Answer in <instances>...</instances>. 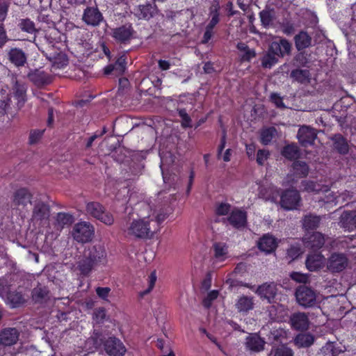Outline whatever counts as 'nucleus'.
I'll list each match as a JSON object with an SVG mask.
<instances>
[{
  "label": "nucleus",
  "mask_w": 356,
  "mask_h": 356,
  "mask_svg": "<svg viewBox=\"0 0 356 356\" xmlns=\"http://www.w3.org/2000/svg\"><path fill=\"white\" fill-rule=\"evenodd\" d=\"M140 218L134 220L129 223L124 229V232L129 236L137 238H149L157 232V224L155 221L151 222L147 218V214L144 207H140Z\"/></svg>",
  "instance_id": "f257e3e1"
},
{
  "label": "nucleus",
  "mask_w": 356,
  "mask_h": 356,
  "mask_svg": "<svg viewBox=\"0 0 356 356\" xmlns=\"http://www.w3.org/2000/svg\"><path fill=\"white\" fill-rule=\"evenodd\" d=\"M106 263V253L101 245L88 247L83 258L79 261L78 268L81 274L88 275L96 267Z\"/></svg>",
  "instance_id": "f03ea898"
},
{
  "label": "nucleus",
  "mask_w": 356,
  "mask_h": 356,
  "mask_svg": "<svg viewBox=\"0 0 356 356\" xmlns=\"http://www.w3.org/2000/svg\"><path fill=\"white\" fill-rule=\"evenodd\" d=\"M50 217V207L42 201H35L32 210L31 218L33 225L45 226L49 224Z\"/></svg>",
  "instance_id": "7ed1b4c3"
},
{
  "label": "nucleus",
  "mask_w": 356,
  "mask_h": 356,
  "mask_svg": "<svg viewBox=\"0 0 356 356\" xmlns=\"http://www.w3.org/2000/svg\"><path fill=\"white\" fill-rule=\"evenodd\" d=\"M86 211L88 215L99 220L106 225H111L114 222L113 215L106 211L104 207L97 202L87 203Z\"/></svg>",
  "instance_id": "20e7f679"
},
{
  "label": "nucleus",
  "mask_w": 356,
  "mask_h": 356,
  "mask_svg": "<svg viewBox=\"0 0 356 356\" xmlns=\"http://www.w3.org/2000/svg\"><path fill=\"white\" fill-rule=\"evenodd\" d=\"M94 234V226L86 221L75 224L72 230L73 238L79 243H87L91 241Z\"/></svg>",
  "instance_id": "39448f33"
},
{
  "label": "nucleus",
  "mask_w": 356,
  "mask_h": 356,
  "mask_svg": "<svg viewBox=\"0 0 356 356\" xmlns=\"http://www.w3.org/2000/svg\"><path fill=\"white\" fill-rule=\"evenodd\" d=\"M291 48V44L286 40L272 42L268 48V67L276 63L279 57L289 54Z\"/></svg>",
  "instance_id": "423d86ee"
},
{
  "label": "nucleus",
  "mask_w": 356,
  "mask_h": 356,
  "mask_svg": "<svg viewBox=\"0 0 356 356\" xmlns=\"http://www.w3.org/2000/svg\"><path fill=\"white\" fill-rule=\"evenodd\" d=\"M32 197L33 195L28 189L19 188L13 193L11 207L13 209L21 211L25 209L28 204H31Z\"/></svg>",
  "instance_id": "0eeeda50"
},
{
  "label": "nucleus",
  "mask_w": 356,
  "mask_h": 356,
  "mask_svg": "<svg viewBox=\"0 0 356 356\" xmlns=\"http://www.w3.org/2000/svg\"><path fill=\"white\" fill-rule=\"evenodd\" d=\"M297 302L304 307H313L316 303V296L315 292L309 287L302 285L296 291Z\"/></svg>",
  "instance_id": "6e6552de"
},
{
  "label": "nucleus",
  "mask_w": 356,
  "mask_h": 356,
  "mask_svg": "<svg viewBox=\"0 0 356 356\" xmlns=\"http://www.w3.org/2000/svg\"><path fill=\"white\" fill-rule=\"evenodd\" d=\"M301 197L297 190H286L281 195V207L286 210H293L300 206Z\"/></svg>",
  "instance_id": "1a4fd4ad"
},
{
  "label": "nucleus",
  "mask_w": 356,
  "mask_h": 356,
  "mask_svg": "<svg viewBox=\"0 0 356 356\" xmlns=\"http://www.w3.org/2000/svg\"><path fill=\"white\" fill-rule=\"evenodd\" d=\"M348 259L343 253H333L328 258L327 268L332 273H339L348 266Z\"/></svg>",
  "instance_id": "9d476101"
},
{
  "label": "nucleus",
  "mask_w": 356,
  "mask_h": 356,
  "mask_svg": "<svg viewBox=\"0 0 356 356\" xmlns=\"http://www.w3.org/2000/svg\"><path fill=\"white\" fill-rule=\"evenodd\" d=\"M317 137L316 129L309 126H302L297 134V138L299 143L303 147H308L313 145L315 139Z\"/></svg>",
  "instance_id": "9b49d317"
},
{
  "label": "nucleus",
  "mask_w": 356,
  "mask_h": 356,
  "mask_svg": "<svg viewBox=\"0 0 356 356\" xmlns=\"http://www.w3.org/2000/svg\"><path fill=\"white\" fill-rule=\"evenodd\" d=\"M104 349L111 356H123L126 352L123 343L115 337H109L104 342Z\"/></svg>",
  "instance_id": "f8f14e48"
},
{
  "label": "nucleus",
  "mask_w": 356,
  "mask_h": 356,
  "mask_svg": "<svg viewBox=\"0 0 356 356\" xmlns=\"http://www.w3.org/2000/svg\"><path fill=\"white\" fill-rule=\"evenodd\" d=\"M325 241L324 235L318 232L305 235L302 238V242L305 248L313 250L321 249L324 245Z\"/></svg>",
  "instance_id": "ddd939ff"
},
{
  "label": "nucleus",
  "mask_w": 356,
  "mask_h": 356,
  "mask_svg": "<svg viewBox=\"0 0 356 356\" xmlns=\"http://www.w3.org/2000/svg\"><path fill=\"white\" fill-rule=\"evenodd\" d=\"M134 29L131 24H124L112 30V37L121 43L129 41L133 37Z\"/></svg>",
  "instance_id": "4468645a"
},
{
  "label": "nucleus",
  "mask_w": 356,
  "mask_h": 356,
  "mask_svg": "<svg viewBox=\"0 0 356 356\" xmlns=\"http://www.w3.org/2000/svg\"><path fill=\"white\" fill-rule=\"evenodd\" d=\"M82 20L89 26H96L103 20V16L97 8L88 7L83 12Z\"/></svg>",
  "instance_id": "2eb2a0df"
},
{
  "label": "nucleus",
  "mask_w": 356,
  "mask_h": 356,
  "mask_svg": "<svg viewBox=\"0 0 356 356\" xmlns=\"http://www.w3.org/2000/svg\"><path fill=\"white\" fill-rule=\"evenodd\" d=\"M157 13L158 9L155 4L147 3L139 5L134 9L135 15L140 19L149 20Z\"/></svg>",
  "instance_id": "dca6fc26"
},
{
  "label": "nucleus",
  "mask_w": 356,
  "mask_h": 356,
  "mask_svg": "<svg viewBox=\"0 0 356 356\" xmlns=\"http://www.w3.org/2000/svg\"><path fill=\"white\" fill-rule=\"evenodd\" d=\"M139 206L140 207H144V210L147 214V218H149L151 222L155 221L156 222L158 232L160 224L167 218L168 213L161 209L159 211H156L152 209L149 204L145 202L140 203Z\"/></svg>",
  "instance_id": "f3484780"
},
{
  "label": "nucleus",
  "mask_w": 356,
  "mask_h": 356,
  "mask_svg": "<svg viewBox=\"0 0 356 356\" xmlns=\"http://www.w3.org/2000/svg\"><path fill=\"white\" fill-rule=\"evenodd\" d=\"M290 323L294 330H305L309 327V321L305 313L296 312L290 316Z\"/></svg>",
  "instance_id": "a211bd4d"
},
{
  "label": "nucleus",
  "mask_w": 356,
  "mask_h": 356,
  "mask_svg": "<svg viewBox=\"0 0 356 356\" xmlns=\"http://www.w3.org/2000/svg\"><path fill=\"white\" fill-rule=\"evenodd\" d=\"M28 77L35 86L41 87L51 83V77L44 71L40 70H35L28 74Z\"/></svg>",
  "instance_id": "6ab92c4d"
},
{
  "label": "nucleus",
  "mask_w": 356,
  "mask_h": 356,
  "mask_svg": "<svg viewBox=\"0 0 356 356\" xmlns=\"http://www.w3.org/2000/svg\"><path fill=\"white\" fill-rule=\"evenodd\" d=\"M287 315V309L282 305L273 303L268 306V316L273 321H285Z\"/></svg>",
  "instance_id": "aec40b11"
},
{
  "label": "nucleus",
  "mask_w": 356,
  "mask_h": 356,
  "mask_svg": "<svg viewBox=\"0 0 356 356\" xmlns=\"http://www.w3.org/2000/svg\"><path fill=\"white\" fill-rule=\"evenodd\" d=\"M228 221L235 228L244 227L247 222L246 212L240 209H234L228 218Z\"/></svg>",
  "instance_id": "412c9836"
},
{
  "label": "nucleus",
  "mask_w": 356,
  "mask_h": 356,
  "mask_svg": "<svg viewBox=\"0 0 356 356\" xmlns=\"http://www.w3.org/2000/svg\"><path fill=\"white\" fill-rule=\"evenodd\" d=\"M325 258L321 253L308 254L305 264L309 271H316L321 268L324 264Z\"/></svg>",
  "instance_id": "4be33fe9"
},
{
  "label": "nucleus",
  "mask_w": 356,
  "mask_h": 356,
  "mask_svg": "<svg viewBox=\"0 0 356 356\" xmlns=\"http://www.w3.org/2000/svg\"><path fill=\"white\" fill-rule=\"evenodd\" d=\"M19 333L17 329H5L0 332V343L5 346H11L17 341Z\"/></svg>",
  "instance_id": "5701e85b"
},
{
  "label": "nucleus",
  "mask_w": 356,
  "mask_h": 356,
  "mask_svg": "<svg viewBox=\"0 0 356 356\" xmlns=\"http://www.w3.org/2000/svg\"><path fill=\"white\" fill-rule=\"evenodd\" d=\"M126 69V57L124 55L120 56L113 65H109L104 68V73L110 74L113 72L116 76L121 75Z\"/></svg>",
  "instance_id": "b1692460"
},
{
  "label": "nucleus",
  "mask_w": 356,
  "mask_h": 356,
  "mask_svg": "<svg viewBox=\"0 0 356 356\" xmlns=\"http://www.w3.org/2000/svg\"><path fill=\"white\" fill-rule=\"evenodd\" d=\"M9 60L17 67L24 66L26 63V54L18 48H13L8 52Z\"/></svg>",
  "instance_id": "393cba45"
},
{
  "label": "nucleus",
  "mask_w": 356,
  "mask_h": 356,
  "mask_svg": "<svg viewBox=\"0 0 356 356\" xmlns=\"http://www.w3.org/2000/svg\"><path fill=\"white\" fill-rule=\"evenodd\" d=\"M341 226L348 230H353L356 227V212L344 211L340 218Z\"/></svg>",
  "instance_id": "a878e982"
},
{
  "label": "nucleus",
  "mask_w": 356,
  "mask_h": 356,
  "mask_svg": "<svg viewBox=\"0 0 356 356\" xmlns=\"http://www.w3.org/2000/svg\"><path fill=\"white\" fill-rule=\"evenodd\" d=\"M301 185L303 187L302 190L308 193H318L320 192H328L329 191L327 186L310 180L302 181Z\"/></svg>",
  "instance_id": "bb28decb"
},
{
  "label": "nucleus",
  "mask_w": 356,
  "mask_h": 356,
  "mask_svg": "<svg viewBox=\"0 0 356 356\" xmlns=\"http://www.w3.org/2000/svg\"><path fill=\"white\" fill-rule=\"evenodd\" d=\"M0 296L6 298V302L11 307H16L24 302V299L20 293L16 291H1Z\"/></svg>",
  "instance_id": "cd10ccee"
},
{
  "label": "nucleus",
  "mask_w": 356,
  "mask_h": 356,
  "mask_svg": "<svg viewBox=\"0 0 356 356\" xmlns=\"http://www.w3.org/2000/svg\"><path fill=\"white\" fill-rule=\"evenodd\" d=\"M236 47L239 51L238 56L241 62H249L256 56L255 51L245 42H238Z\"/></svg>",
  "instance_id": "c85d7f7f"
},
{
  "label": "nucleus",
  "mask_w": 356,
  "mask_h": 356,
  "mask_svg": "<svg viewBox=\"0 0 356 356\" xmlns=\"http://www.w3.org/2000/svg\"><path fill=\"white\" fill-rule=\"evenodd\" d=\"M265 341L257 334L246 338L245 346L251 351L259 352L264 348Z\"/></svg>",
  "instance_id": "c756f323"
},
{
  "label": "nucleus",
  "mask_w": 356,
  "mask_h": 356,
  "mask_svg": "<svg viewBox=\"0 0 356 356\" xmlns=\"http://www.w3.org/2000/svg\"><path fill=\"white\" fill-rule=\"evenodd\" d=\"M321 220V216L313 213H308L304 216L301 220L302 227L305 230L316 229L318 227Z\"/></svg>",
  "instance_id": "7c9ffc66"
},
{
  "label": "nucleus",
  "mask_w": 356,
  "mask_h": 356,
  "mask_svg": "<svg viewBox=\"0 0 356 356\" xmlns=\"http://www.w3.org/2000/svg\"><path fill=\"white\" fill-rule=\"evenodd\" d=\"M291 78L301 84H308L311 81V73L308 70L296 69L291 72Z\"/></svg>",
  "instance_id": "2f4dec72"
},
{
  "label": "nucleus",
  "mask_w": 356,
  "mask_h": 356,
  "mask_svg": "<svg viewBox=\"0 0 356 356\" xmlns=\"http://www.w3.org/2000/svg\"><path fill=\"white\" fill-rule=\"evenodd\" d=\"M74 220V217L71 214L60 212L56 215L54 226L57 229L61 230L65 226L72 224Z\"/></svg>",
  "instance_id": "473e14b6"
},
{
  "label": "nucleus",
  "mask_w": 356,
  "mask_h": 356,
  "mask_svg": "<svg viewBox=\"0 0 356 356\" xmlns=\"http://www.w3.org/2000/svg\"><path fill=\"white\" fill-rule=\"evenodd\" d=\"M294 40L298 51L306 49L312 44V38L305 31L300 32L295 36Z\"/></svg>",
  "instance_id": "72a5a7b5"
},
{
  "label": "nucleus",
  "mask_w": 356,
  "mask_h": 356,
  "mask_svg": "<svg viewBox=\"0 0 356 356\" xmlns=\"http://www.w3.org/2000/svg\"><path fill=\"white\" fill-rule=\"evenodd\" d=\"M295 344L299 348H307L314 342V337L310 333L298 334L295 339Z\"/></svg>",
  "instance_id": "f704fd0d"
},
{
  "label": "nucleus",
  "mask_w": 356,
  "mask_h": 356,
  "mask_svg": "<svg viewBox=\"0 0 356 356\" xmlns=\"http://www.w3.org/2000/svg\"><path fill=\"white\" fill-rule=\"evenodd\" d=\"M282 154L287 159L295 160L300 157V152L296 145L291 144L288 145L283 148Z\"/></svg>",
  "instance_id": "c9c22d12"
},
{
  "label": "nucleus",
  "mask_w": 356,
  "mask_h": 356,
  "mask_svg": "<svg viewBox=\"0 0 356 356\" xmlns=\"http://www.w3.org/2000/svg\"><path fill=\"white\" fill-rule=\"evenodd\" d=\"M48 293L46 287L37 286L32 291V298L35 302H43L47 299Z\"/></svg>",
  "instance_id": "e433bc0d"
},
{
  "label": "nucleus",
  "mask_w": 356,
  "mask_h": 356,
  "mask_svg": "<svg viewBox=\"0 0 356 356\" xmlns=\"http://www.w3.org/2000/svg\"><path fill=\"white\" fill-rule=\"evenodd\" d=\"M334 148L342 154H347L348 152V145L346 140L341 135H335L334 138Z\"/></svg>",
  "instance_id": "4c0bfd02"
},
{
  "label": "nucleus",
  "mask_w": 356,
  "mask_h": 356,
  "mask_svg": "<svg viewBox=\"0 0 356 356\" xmlns=\"http://www.w3.org/2000/svg\"><path fill=\"white\" fill-rule=\"evenodd\" d=\"M214 257L218 261H223L227 254V247L222 243H215L213 245Z\"/></svg>",
  "instance_id": "58836bf2"
},
{
  "label": "nucleus",
  "mask_w": 356,
  "mask_h": 356,
  "mask_svg": "<svg viewBox=\"0 0 356 356\" xmlns=\"http://www.w3.org/2000/svg\"><path fill=\"white\" fill-rule=\"evenodd\" d=\"M293 169L294 173L300 177L307 176L309 172V167L305 161H296L293 163Z\"/></svg>",
  "instance_id": "ea45409f"
},
{
  "label": "nucleus",
  "mask_w": 356,
  "mask_h": 356,
  "mask_svg": "<svg viewBox=\"0 0 356 356\" xmlns=\"http://www.w3.org/2000/svg\"><path fill=\"white\" fill-rule=\"evenodd\" d=\"M236 307L239 312H247L252 309L253 302L251 298L242 296L238 300Z\"/></svg>",
  "instance_id": "a19ab883"
},
{
  "label": "nucleus",
  "mask_w": 356,
  "mask_h": 356,
  "mask_svg": "<svg viewBox=\"0 0 356 356\" xmlns=\"http://www.w3.org/2000/svg\"><path fill=\"white\" fill-rule=\"evenodd\" d=\"M26 86L21 84L17 81L15 82L14 86L15 97L18 99L19 103L24 104L25 102Z\"/></svg>",
  "instance_id": "79ce46f5"
},
{
  "label": "nucleus",
  "mask_w": 356,
  "mask_h": 356,
  "mask_svg": "<svg viewBox=\"0 0 356 356\" xmlns=\"http://www.w3.org/2000/svg\"><path fill=\"white\" fill-rule=\"evenodd\" d=\"M271 353L273 356H293V350L285 345L273 348Z\"/></svg>",
  "instance_id": "37998d69"
},
{
  "label": "nucleus",
  "mask_w": 356,
  "mask_h": 356,
  "mask_svg": "<svg viewBox=\"0 0 356 356\" xmlns=\"http://www.w3.org/2000/svg\"><path fill=\"white\" fill-rule=\"evenodd\" d=\"M19 26L22 31L29 33H33L36 31L35 24L29 19H21Z\"/></svg>",
  "instance_id": "c03bdc74"
},
{
  "label": "nucleus",
  "mask_w": 356,
  "mask_h": 356,
  "mask_svg": "<svg viewBox=\"0 0 356 356\" xmlns=\"http://www.w3.org/2000/svg\"><path fill=\"white\" fill-rule=\"evenodd\" d=\"M339 352L340 350L336 348L334 343L331 341H327L320 350V353L324 356L329 354L336 355Z\"/></svg>",
  "instance_id": "a18cd8bd"
},
{
  "label": "nucleus",
  "mask_w": 356,
  "mask_h": 356,
  "mask_svg": "<svg viewBox=\"0 0 356 356\" xmlns=\"http://www.w3.org/2000/svg\"><path fill=\"white\" fill-rule=\"evenodd\" d=\"M106 317V312L104 307H99L94 310L92 318L96 323H102Z\"/></svg>",
  "instance_id": "49530a36"
},
{
  "label": "nucleus",
  "mask_w": 356,
  "mask_h": 356,
  "mask_svg": "<svg viewBox=\"0 0 356 356\" xmlns=\"http://www.w3.org/2000/svg\"><path fill=\"white\" fill-rule=\"evenodd\" d=\"M244 286L250 289L251 290L255 291V293L259 296L261 298H267V285L266 284H263L255 289L254 286H252L249 284H245Z\"/></svg>",
  "instance_id": "de8ad7c7"
},
{
  "label": "nucleus",
  "mask_w": 356,
  "mask_h": 356,
  "mask_svg": "<svg viewBox=\"0 0 356 356\" xmlns=\"http://www.w3.org/2000/svg\"><path fill=\"white\" fill-rule=\"evenodd\" d=\"M302 251L300 245H292L287 250V256L291 260H294L297 259L300 254H302Z\"/></svg>",
  "instance_id": "09e8293b"
},
{
  "label": "nucleus",
  "mask_w": 356,
  "mask_h": 356,
  "mask_svg": "<svg viewBox=\"0 0 356 356\" xmlns=\"http://www.w3.org/2000/svg\"><path fill=\"white\" fill-rule=\"evenodd\" d=\"M10 4L9 0H0V22H3L6 19Z\"/></svg>",
  "instance_id": "8fccbe9b"
},
{
  "label": "nucleus",
  "mask_w": 356,
  "mask_h": 356,
  "mask_svg": "<svg viewBox=\"0 0 356 356\" xmlns=\"http://www.w3.org/2000/svg\"><path fill=\"white\" fill-rule=\"evenodd\" d=\"M179 115L181 118L182 122L181 125L184 127H191V119L186 113V110L185 108H179L178 109Z\"/></svg>",
  "instance_id": "3c124183"
},
{
  "label": "nucleus",
  "mask_w": 356,
  "mask_h": 356,
  "mask_svg": "<svg viewBox=\"0 0 356 356\" xmlns=\"http://www.w3.org/2000/svg\"><path fill=\"white\" fill-rule=\"evenodd\" d=\"M93 344V348L97 349L103 343V339L102 334L99 333H94L93 335L87 341V344Z\"/></svg>",
  "instance_id": "603ef678"
},
{
  "label": "nucleus",
  "mask_w": 356,
  "mask_h": 356,
  "mask_svg": "<svg viewBox=\"0 0 356 356\" xmlns=\"http://www.w3.org/2000/svg\"><path fill=\"white\" fill-rule=\"evenodd\" d=\"M156 281V273L154 271V272L151 273V274L148 278V284H149L148 289L140 292V296L141 297H143L144 296L148 294L154 288Z\"/></svg>",
  "instance_id": "864d4df0"
},
{
  "label": "nucleus",
  "mask_w": 356,
  "mask_h": 356,
  "mask_svg": "<svg viewBox=\"0 0 356 356\" xmlns=\"http://www.w3.org/2000/svg\"><path fill=\"white\" fill-rule=\"evenodd\" d=\"M44 130H33L29 135V143L33 145L37 143L42 138Z\"/></svg>",
  "instance_id": "5fc2aeb1"
},
{
  "label": "nucleus",
  "mask_w": 356,
  "mask_h": 356,
  "mask_svg": "<svg viewBox=\"0 0 356 356\" xmlns=\"http://www.w3.org/2000/svg\"><path fill=\"white\" fill-rule=\"evenodd\" d=\"M96 293L101 299L108 301V297L111 292L109 287H97L95 289Z\"/></svg>",
  "instance_id": "6e6d98bb"
},
{
  "label": "nucleus",
  "mask_w": 356,
  "mask_h": 356,
  "mask_svg": "<svg viewBox=\"0 0 356 356\" xmlns=\"http://www.w3.org/2000/svg\"><path fill=\"white\" fill-rule=\"evenodd\" d=\"M211 19L210 20L209 23L207 26V29L212 30L215 27V26L219 22V14L217 11V9L216 8L214 11H211Z\"/></svg>",
  "instance_id": "4d7b16f0"
},
{
  "label": "nucleus",
  "mask_w": 356,
  "mask_h": 356,
  "mask_svg": "<svg viewBox=\"0 0 356 356\" xmlns=\"http://www.w3.org/2000/svg\"><path fill=\"white\" fill-rule=\"evenodd\" d=\"M218 291L213 290L210 291L203 301L204 305L207 307H210L211 302L216 300L218 298Z\"/></svg>",
  "instance_id": "13d9d810"
},
{
  "label": "nucleus",
  "mask_w": 356,
  "mask_h": 356,
  "mask_svg": "<svg viewBox=\"0 0 356 356\" xmlns=\"http://www.w3.org/2000/svg\"><path fill=\"white\" fill-rule=\"evenodd\" d=\"M216 213L220 216H225L230 211V205L227 203H221L216 207Z\"/></svg>",
  "instance_id": "bf43d9fd"
},
{
  "label": "nucleus",
  "mask_w": 356,
  "mask_h": 356,
  "mask_svg": "<svg viewBox=\"0 0 356 356\" xmlns=\"http://www.w3.org/2000/svg\"><path fill=\"white\" fill-rule=\"evenodd\" d=\"M270 101L273 103L276 107L284 108L285 105L283 102L282 98L276 93H273L270 95Z\"/></svg>",
  "instance_id": "052dcab7"
},
{
  "label": "nucleus",
  "mask_w": 356,
  "mask_h": 356,
  "mask_svg": "<svg viewBox=\"0 0 356 356\" xmlns=\"http://www.w3.org/2000/svg\"><path fill=\"white\" fill-rule=\"evenodd\" d=\"M279 242H280V240H277L274 236L268 234V254L275 251Z\"/></svg>",
  "instance_id": "680f3d73"
},
{
  "label": "nucleus",
  "mask_w": 356,
  "mask_h": 356,
  "mask_svg": "<svg viewBox=\"0 0 356 356\" xmlns=\"http://www.w3.org/2000/svg\"><path fill=\"white\" fill-rule=\"evenodd\" d=\"M256 161L259 165H263L267 161V152L264 149L258 150Z\"/></svg>",
  "instance_id": "e2e57ef3"
},
{
  "label": "nucleus",
  "mask_w": 356,
  "mask_h": 356,
  "mask_svg": "<svg viewBox=\"0 0 356 356\" xmlns=\"http://www.w3.org/2000/svg\"><path fill=\"white\" fill-rule=\"evenodd\" d=\"M270 335L275 341H281L286 337V333L283 329H279L274 332H271Z\"/></svg>",
  "instance_id": "0e129e2a"
},
{
  "label": "nucleus",
  "mask_w": 356,
  "mask_h": 356,
  "mask_svg": "<svg viewBox=\"0 0 356 356\" xmlns=\"http://www.w3.org/2000/svg\"><path fill=\"white\" fill-rule=\"evenodd\" d=\"M327 193L328 194L325 195V197L321 199L322 201H323L325 203L334 202L335 204L339 203L337 195L334 192H330L329 190Z\"/></svg>",
  "instance_id": "69168bd1"
},
{
  "label": "nucleus",
  "mask_w": 356,
  "mask_h": 356,
  "mask_svg": "<svg viewBox=\"0 0 356 356\" xmlns=\"http://www.w3.org/2000/svg\"><path fill=\"white\" fill-rule=\"evenodd\" d=\"M298 66L305 67L309 63L307 55L305 53L298 54L295 58Z\"/></svg>",
  "instance_id": "338daca9"
},
{
  "label": "nucleus",
  "mask_w": 356,
  "mask_h": 356,
  "mask_svg": "<svg viewBox=\"0 0 356 356\" xmlns=\"http://www.w3.org/2000/svg\"><path fill=\"white\" fill-rule=\"evenodd\" d=\"M258 248L264 252H267V235L264 234L257 243Z\"/></svg>",
  "instance_id": "774afa93"
}]
</instances>
